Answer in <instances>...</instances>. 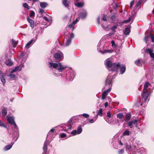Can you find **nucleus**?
Segmentation results:
<instances>
[{"label":"nucleus","instance_id":"nucleus-1","mask_svg":"<svg viewBox=\"0 0 154 154\" xmlns=\"http://www.w3.org/2000/svg\"><path fill=\"white\" fill-rule=\"evenodd\" d=\"M150 86H151L150 84L148 82H146L144 84V89L141 94L142 98L140 99V101H142L141 103V105H142L144 103L146 102V101L149 96V94L147 90V88L148 87Z\"/></svg>","mask_w":154,"mask_h":154},{"label":"nucleus","instance_id":"nucleus-2","mask_svg":"<svg viewBox=\"0 0 154 154\" xmlns=\"http://www.w3.org/2000/svg\"><path fill=\"white\" fill-rule=\"evenodd\" d=\"M50 67L52 69H56L59 72H62L63 70L67 67V66L63 65L62 63H57L50 62L49 63Z\"/></svg>","mask_w":154,"mask_h":154},{"label":"nucleus","instance_id":"nucleus-3","mask_svg":"<svg viewBox=\"0 0 154 154\" xmlns=\"http://www.w3.org/2000/svg\"><path fill=\"white\" fill-rule=\"evenodd\" d=\"M106 66L108 68H112L110 69L111 71H113L116 70L117 71L120 64L119 63L117 64L115 63H113L110 60H107Z\"/></svg>","mask_w":154,"mask_h":154},{"label":"nucleus","instance_id":"nucleus-4","mask_svg":"<svg viewBox=\"0 0 154 154\" xmlns=\"http://www.w3.org/2000/svg\"><path fill=\"white\" fill-rule=\"evenodd\" d=\"M54 57L56 60L60 61L63 58V54L61 52L58 51L54 54Z\"/></svg>","mask_w":154,"mask_h":154},{"label":"nucleus","instance_id":"nucleus-5","mask_svg":"<svg viewBox=\"0 0 154 154\" xmlns=\"http://www.w3.org/2000/svg\"><path fill=\"white\" fill-rule=\"evenodd\" d=\"M82 131V128L81 126L79 127L77 130H74L72 131L71 134L74 135H76L77 134H80Z\"/></svg>","mask_w":154,"mask_h":154},{"label":"nucleus","instance_id":"nucleus-6","mask_svg":"<svg viewBox=\"0 0 154 154\" xmlns=\"http://www.w3.org/2000/svg\"><path fill=\"white\" fill-rule=\"evenodd\" d=\"M113 79V77H112L111 76H108L105 81V84L106 85H107V84L109 85V86H112V81Z\"/></svg>","mask_w":154,"mask_h":154},{"label":"nucleus","instance_id":"nucleus-7","mask_svg":"<svg viewBox=\"0 0 154 154\" xmlns=\"http://www.w3.org/2000/svg\"><path fill=\"white\" fill-rule=\"evenodd\" d=\"M145 52L149 54L152 60H154V53H153V50L150 48H148L145 50Z\"/></svg>","mask_w":154,"mask_h":154},{"label":"nucleus","instance_id":"nucleus-8","mask_svg":"<svg viewBox=\"0 0 154 154\" xmlns=\"http://www.w3.org/2000/svg\"><path fill=\"white\" fill-rule=\"evenodd\" d=\"M87 15V12L86 10H83L82 11L80 12L79 14V17L81 19H85Z\"/></svg>","mask_w":154,"mask_h":154},{"label":"nucleus","instance_id":"nucleus-9","mask_svg":"<svg viewBox=\"0 0 154 154\" xmlns=\"http://www.w3.org/2000/svg\"><path fill=\"white\" fill-rule=\"evenodd\" d=\"M137 122L138 121L137 119L132 120L128 122V125L129 127H131L132 126V125L134 124L136 127H137Z\"/></svg>","mask_w":154,"mask_h":154},{"label":"nucleus","instance_id":"nucleus-10","mask_svg":"<svg viewBox=\"0 0 154 154\" xmlns=\"http://www.w3.org/2000/svg\"><path fill=\"white\" fill-rule=\"evenodd\" d=\"M7 119L9 123L11 125L14 124L15 125V122L14 121V117L7 116Z\"/></svg>","mask_w":154,"mask_h":154},{"label":"nucleus","instance_id":"nucleus-11","mask_svg":"<svg viewBox=\"0 0 154 154\" xmlns=\"http://www.w3.org/2000/svg\"><path fill=\"white\" fill-rule=\"evenodd\" d=\"M35 42V40L34 39H31L30 41L28 42L26 45L25 48H29L31 45L33 44Z\"/></svg>","mask_w":154,"mask_h":154},{"label":"nucleus","instance_id":"nucleus-12","mask_svg":"<svg viewBox=\"0 0 154 154\" xmlns=\"http://www.w3.org/2000/svg\"><path fill=\"white\" fill-rule=\"evenodd\" d=\"M27 20L29 23L30 26L32 28V29H33L34 28V22L33 20L30 19L28 17H27Z\"/></svg>","mask_w":154,"mask_h":154},{"label":"nucleus","instance_id":"nucleus-13","mask_svg":"<svg viewBox=\"0 0 154 154\" xmlns=\"http://www.w3.org/2000/svg\"><path fill=\"white\" fill-rule=\"evenodd\" d=\"M14 143H11V144L5 146L4 148V150L7 151L11 149L12 148Z\"/></svg>","mask_w":154,"mask_h":154},{"label":"nucleus","instance_id":"nucleus-14","mask_svg":"<svg viewBox=\"0 0 154 154\" xmlns=\"http://www.w3.org/2000/svg\"><path fill=\"white\" fill-rule=\"evenodd\" d=\"M137 152L140 153V154H144L145 153V149L143 148H141L137 150Z\"/></svg>","mask_w":154,"mask_h":154},{"label":"nucleus","instance_id":"nucleus-15","mask_svg":"<svg viewBox=\"0 0 154 154\" xmlns=\"http://www.w3.org/2000/svg\"><path fill=\"white\" fill-rule=\"evenodd\" d=\"M119 67L120 69V72L121 74H123L125 72L126 70L125 66H121L120 65L119 68Z\"/></svg>","mask_w":154,"mask_h":154},{"label":"nucleus","instance_id":"nucleus-16","mask_svg":"<svg viewBox=\"0 0 154 154\" xmlns=\"http://www.w3.org/2000/svg\"><path fill=\"white\" fill-rule=\"evenodd\" d=\"M5 63L8 66H11L13 65V63L10 59L7 60L5 62Z\"/></svg>","mask_w":154,"mask_h":154},{"label":"nucleus","instance_id":"nucleus-17","mask_svg":"<svg viewBox=\"0 0 154 154\" xmlns=\"http://www.w3.org/2000/svg\"><path fill=\"white\" fill-rule=\"evenodd\" d=\"M63 5L66 7L69 6V2L67 0H63Z\"/></svg>","mask_w":154,"mask_h":154},{"label":"nucleus","instance_id":"nucleus-18","mask_svg":"<svg viewBox=\"0 0 154 154\" xmlns=\"http://www.w3.org/2000/svg\"><path fill=\"white\" fill-rule=\"evenodd\" d=\"M47 140L45 142L44 144V146L43 147V149L44 150V152L43 153H44L45 152H47V143L46 142Z\"/></svg>","mask_w":154,"mask_h":154},{"label":"nucleus","instance_id":"nucleus-19","mask_svg":"<svg viewBox=\"0 0 154 154\" xmlns=\"http://www.w3.org/2000/svg\"><path fill=\"white\" fill-rule=\"evenodd\" d=\"M48 5V4L45 2H42L40 3V6L43 8L46 7Z\"/></svg>","mask_w":154,"mask_h":154},{"label":"nucleus","instance_id":"nucleus-20","mask_svg":"<svg viewBox=\"0 0 154 154\" xmlns=\"http://www.w3.org/2000/svg\"><path fill=\"white\" fill-rule=\"evenodd\" d=\"M22 58H24V60H23V61H25L26 59V58L27 55L26 54V53L25 52H23L21 53L20 54Z\"/></svg>","mask_w":154,"mask_h":154},{"label":"nucleus","instance_id":"nucleus-21","mask_svg":"<svg viewBox=\"0 0 154 154\" xmlns=\"http://www.w3.org/2000/svg\"><path fill=\"white\" fill-rule=\"evenodd\" d=\"M130 32V29L128 28H126L124 31L123 33L125 35H128Z\"/></svg>","mask_w":154,"mask_h":154},{"label":"nucleus","instance_id":"nucleus-22","mask_svg":"<svg viewBox=\"0 0 154 154\" xmlns=\"http://www.w3.org/2000/svg\"><path fill=\"white\" fill-rule=\"evenodd\" d=\"M131 117V115L130 113H128L126 114L125 121H129Z\"/></svg>","mask_w":154,"mask_h":154},{"label":"nucleus","instance_id":"nucleus-23","mask_svg":"<svg viewBox=\"0 0 154 154\" xmlns=\"http://www.w3.org/2000/svg\"><path fill=\"white\" fill-rule=\"evenodd\" d=\"M0 127H3L7 128V127L5 125L4 122L3 121L0 120Z\"/></svg>","mask_w":154,"mask_h":154},{"label":"nucleus","instance_id":"nucleus-24","mask_svg":"<svg viewBox=\"0 0 154 154\" xmlns=\"http://www.w3.org/2000/svg\"><path fill=\"white\" fill-rule=\"evenodd\" d=\"M116 116L117 118L120 119H122L124 117V115L122 113H119L116 115Z\"/></svg>","mask_w":154,"mask_h":154},{"label":"nucleus","instance_id":"nucleus-25","mask_svg":"<svg viewBox=\"0 0 154 154\" xmlns=\"http://www.w3.org/2000/svg\"><path fill=\"white\" fill-rule=\"evenodd\" d=\"M131 146L130 145L127 144L126 146V150L129 151H131L132 150Z\"/></svg>","mask_w":154,"mask_h":154},{"label":"nucleus","instance_id":"nucleus-26","mask_svg":"<svg viewBox=\"0 0 154 154\" xmlns=\"http://www.w3.org/2000/svg\"><path fill=\"white\" fill-rule=\"evenodd\" d=\"M7 111L5 108L2 109V115L3 116H5L7 114Z\"/></svg>","mask_w":154,"mask_h":154},{"label":"nucleus","instance_id":"nucleus-27","mask_svg":"<svg viewBox=\"0 0 154 154\" xmlns=\"http://www.w3.org/2000/svg\"><path fill=\"white\" fill-rule=\"evenodd\" d=\"M8 77L10 79H16L17 78V76L13 74H11L8 75Z\"/></svg>","mask_w":154,"mask_h":154},{"label":"nucleus","instance_id":"nucleus-28","mask_svg":"<svg viewBox=\"0 0 154 154\" xmlns=\"http://www.w3.org/2000/svg\"><path fill=\"white\" fill-rule=\"evenodd\" d=\"M100 52L102 54H104L107 53H111L113 52V51L112 50L106 49L104 50L103 52H101V51Z\"/></svg>","mask_w":154,"mask_h":154},{"label":"nucleus","instance_id":"nucleus-29","mask_svg":"<svg viewBox=\"0 0 154 154\" xmlns=\"http://www.w3.org/2000/svg\"><path fill=\"white\" fill-rule=\"evenodd\" d=\"M130 132L128 130L125 131L123 133L124 136H129L130 135Z\"/></svg>","mask_w":154,"mask_h":154},{"label":"nucleus","instance_id":"nucleus-30","mask_svg":"<svg viewBox=\"0 0 154 154\" xmlns=\"http://www.w3.org/2000/svg\"><path fill=\"white\" fill-rule=\"evenodd\" d=\"M23 6L25 8H26L27 9L29 10V5L28 4L26 3H24L23 4Z\"/></svg>","mask_w":154,"mask_h":154},{"label":"nucleus","instance_id":"nucleus-31","mask_svg":"<svg viewBox=\"0 0 154 154\" xmlns=\"http://www.w3.org/2000/svg\"><path fill=\"white\" fill-rule=\"evenodd\" d=\"M143 61L142 59H140L135 61V63L137 65H139L140 63Z\"/></svg>","mask_w":154,"mask_h":154},{"label":"nucleus","instance_id":"nucleus-32","mask_svg":"<svg viewBox=\"0 0 154 154\" xmlns=\"http://www.w3.org/2000/svg\"><path fill=\"white\" fill-rule=\"evenodd\" d=\"M19 67L18 66H17L15 68L13 69L11 72V74H12L13 73L17 71L19 69Z\"/></svg>","mask_w":154,"mask_h":154},{"label":"nucleus","instance_id":"nucleus-33","mask_svg":"<svg viewBox=\"0 0 154 154\" xmlns=\"http://www.w3.org/2000/svg\"><path fill=\"white\" fill-rule=\"evenodd\" d=\"M149 36L151 38L152 42H154V36L153 34L152 33L150 32L149 33Z\"/></svg>","mask_w":154,"mask_h":154},{"label":"nucleus","instance_id":"nucleus-34","mask_svg":"<svg viewBox=\"0 0 154 154\" xmlns=\"http://www.w3.org/2000/svg\"><path fill=\"white\" fill-rule=\"evenodd\" d=\"M1 79V80L2 82V84H3V85L4 86H5V83L6 82V81H5V77L2 78H1V79Z\"/></svg>","mask_w":154,"mask_h":154},{"label":"nucleus","instance_id":"nucleus-35","mask_svg":"<svg viewBox=\"0 0 154 154\" xmlns=\"http://www.w3.org/2000/svg\"><path fill=\"white\" fill-rule=\"evenodd\" d=\"M75 5L79 7H82L83 6V4L82 3L79 2L75 4Z\"/></svg>","mask_w":154,"mask_h":154},{"label":"nucleus","instance_id":"nucleus-36","mask_svg":"<svg viewBox=\"0 0 154 154\" xmlns=\"http://www.w3.org/2000/svg\"><path fill=\"white\" fill-rule=\"evenodd\" d=\"M29 11L30 12L29 14L30 17H34L35 14L34 12L32 11Z\"/></svg>","mask_w":154,"mask_h":154},{"label":"nucleus","instance_id":"nucleus-37","mask_svg":"<svg viewBox=\"0 0 154 154\" xmlns=\"http://www.w3.org/2000/svg\"><path fill=\"white\" fill-rule=\"evenodd\" d=\"M76 22L75 21H74L73 22V23L70 24L68 25V27L70 28H71L72 27L73 28V27L75 25V24L76 23Z\"/></svg>","mask_w":154,"mask_h":154},{"label":"nucleus","instance_id":"nucleus-38","mask_svg":"<svg viewBox=\"0 0 154 154\" xmlns=\"http://www.w3.org/2000/svg\"><path fill=\"white\" fill-rule=\"evenodd\" d=\"M71 42V38H69L68 40H67L66 45L68 46L70 44Z\"/></svg>","mask_w":154,"mask_h":154},{"label":"nucleus","instance_id":"nucleus-39","mask_svg":"<svg viewBox=\"0 0 154 154\" xmlns=\"http://www.w3.org/2000/svg\"><path fill=\"white\" fill-rule=\"evenodd\" d=\"M102 110L101 109H99V110L98 111L97 113V115H99L100 116H102Z\"/></svg>","mask_w":154,"mask_h":154},{"label":"nucleus","instance_id":"nucleus-40","mask_svg":"<svg viewBox=\"0 0 154 154\" xmlns=\"http://www.w3.org/2000/svg\"><path fill=\"white\" fill-rule=\"evenodd\" d=\"M130 18H129L128 19L123 21L122 22L120 23V24H122L124 23H126L129 22L130 21Z\"/></svg>","mask_w":154,"mask_h":154},{"label":"nucleus","instance_id":"nucleus-41","mask_svg":"<svg viewBox=\"0 0 154 154\" xmlns=\"http://www.w3.org/2000/svg\"><path fill=\"white\" fill-rule=\"evenodd\" d=\"M124 152V150L123 149H119L118 151V154H123Z\"/></svg>","mask_w":154,"mask_h":154},{"label":"nucleus","instance_id":"nucleus-42","mask_svg":"<svg viewBox=\"0 0 154 154\" xmlns=\"http://www.w3.org/2000/svg\"><path fill=\"white\" fill-rule=\"evenodd\" d=\"M12 45H13L14 47H15V46L17 44V42L14 39L12 40Z\"/></svg>","mask_w":154,"mask_h":154},{"label":"nucleus","instance_id":"nucleus-43","mask_svg":"<svg viewBox=\"0 0 154 154\" xmlns=\"http://www.w3.org/2000/svg\"><path fill=\"white\" fill-rule=\"evenodd\" d=\"M54 131V128H52L51 129L48 133L47 137H48L49 135L51 134V133H53Z\"/></svg>","mask_w":154,"mask_h":154},{"label":"nucleus","instance_id":"nucleus-44","mask_svg":"<svg viewBox=\"0 0 154 154\" xmlns=\"http://www.w3.org/2000/svg\"><path fill=\"white\" fill-rule=\"evenodd\" d=\"M108 92L107 91H105L103 93L102 95L104 97H106L107 94Z\"/></svg>","mask_w":154,"mask_h":154},{"label":"nucleus","instance_id":"nucleus-45","mask_svg":"<svg viewBox=\"0 0 154 154\" xmlns=\"http://www.w3.org/2000/svg\"><path fill=\"white\" fill-rule=\"evenodd\" d=\"M148 38L149 37L148 35H146L144 38V40L146 43L148 40Z\"/></svg>","mask_w":154,"mask_h":154},{"label":"nucleus","instance_id":"nucleus-46","mask_svg":"<svg viewBox=\"0 0 154 154\" xmlns=\"http://www.w3.org/2000/svg\"><path fill=\"white\" fill-rule=\"evenodd\" d=\"M101 26L102 28L105 30H106V29L108 28L107 25L104 26L103 24H102Z\"/></svg>","mask_w":154,"mask_h":154},{"label":"nucleus","instance_id":"nucleus-47","mask_svg":"<svg viewBox=\"0 0 154 154\" xmlns=\"http://www.w3.org/2000/svg\"><path fill=\"white\" fill-rule=\"evenodd\" d=\"M111 19L113 21H115L116 20V17L115 15H112L111 17Z\"/></svg>","mask_w":154,"mask_h":154},{"label":"nucleus","instance_id":"nucleus-48","mask_svg":"<svg viewBox=\"0 0 154 154\" xmlns=\"http://www.w3.org/2000/svg\"><path fill=\"white\" fill-rule=\"evenodd\" d=\"M82 116L86 118H88L89 116V115L86 113H84L82 115Z\"/></svg>","mask_w":154,"mask_h":154},{"label":"nucleus","instance_id":"nucleus-49","mask_svg":"<svg viewBox=\"0 0 154 154\" xmlns=\"http://www.w3.org/2000/svg\"><path fill=\"white\" fill-rule=\"evenodd\" d=\"M115 124H116L118 126H119L120 125L119 120L118 119L116 120L115 121Z\"/></svg>","mask_w":154,"mask_h":154},{"label":"nucleus","instance_id":"nucleus-50","mask_svg":"<svg viewBox=\"0 0 154 154\" xmlns=\"http://www.w3.org/2000/svg\"><path fill=\"white\" fill-rule=\"evenodd\" d=\"M4 75L1 71H0V79L4 77Z\"/></svg>","mask_w":154,"mask_h":154},{"label":"nucleus","instance_id":"nucleus-51","mask_svg":"<svg viewBox=\"0 0 154 154\" xmlns=\"http://www.w3.org/2000/svg\"><path fill=\"white\" fill-rule=\"evenodd\" d=\"M102 19L104 21L107 20V18L105 15L103 16Z\"/></svg>","mask_w":154,"mask_h":154},{"label":"nucleus","instance_id":"nucleus-52","mask_svg":"<svg viewBox=\"0 0 154 154\" xmlns=\"http://www.w3.org/2000/svg\"><path fill=\"white\" fill-rule=\"evenodd\" d=\"M111 44H112V47H113V46H115V42L114 41L112 40L111 41Z\"/></svg>","mask_w":154,"mask_h":154},{"label":"nucleus","instance_id":"nucleus-53","mask_svg":"<svg viewBox=\"0 0 154 154\" xmlns=\"http://www.w3.org/2000/svg\"><path fill=\"white\" fill-rule=\"evenodd\" d=\"M61 137H64L66 136V134L64 133H62L60 135Z\"/></svg>","mask_w":154,"mask_h":154},{"label":"nucleus","instance_id":"nucleus-54","mask_svg":"<svg viewBox=\"0 0 154 154\" xmlns=\"http://www.w3.org/2000/svg\"><path fill=\"white\" fill-rule=\"evenodd\" d=\"M107 116L109 118H110L111 117V114L109 112H108L107 113Z\"/></svg>","mask_w":154,"mask_h":154},{"label":"nucleus","instance_id":"nucleus-55","mask_svg":"<svg viewBox=\"0 0 154 154\" xmlns=\"http://www.w3.org/2000/svg\"><path fill=\"white\" fill-rule=\"evenodd\" d=\"M44 12V11L42 9H40L39 10V13L42 14Z\"/></svg>","mask_w":154,"mask_h":154},{"label":"nucleus","instance_id":"nucleus-56","mask_svg":"<svg viewBox=\"0 0 154 154\" xmlns=\"http://www.w3.org/2000/svg\"><path fill=\"white\" fill-rule=\"evenodd\" d=\"M43 18L47 22H49V20L48 19V18L45 16Z\"/></svg>","mask_w":154,"mask_h":154},{"label":"nucleus","instance_id":"nucleus-57","mask_svg":"<svg viewBox=\"0 0 154 154\" xmlns=\"http://www.w3.org/2000/svg\"><path fill=\"white\" fill-rule=\"evenodd\" d=\"M141 4V2L140 1H139L137 3V4L136 5H137V7H139V6H140V5Z\"/></svg>","mask_w":154,"mask_h":154},{"label":"nucleus","instance_id":"nucleus-58","mask_svg":"<svg viewBox=\"0 0 154 154\" xmlns=\"http://www.w3.org/2000/svg\"><path fill=\"white\" fill-rule=\"evenodd\" d=\"M70 38H71V39L73 38L74 37V34L73 33H72L70 35Z\"/></svg>","mask_w":154,"mask_h":154},{"label":"nucleus","instance_id":"nucleus-59","mask_svg":"<svg viewBox=\"0 0 154 154\" xmlns=\"http://www.w3.org/2000/svg\"><path fill=\"white\" fill-rule=\"evenodd\" d=\"M134 2L133 1H132L130 3V7H131V8L132 7V5H134Z\"/></svg>","mask_w":154,"mask_h":154},{"label":"nucleus","instance_id":"nucleus-60","mask_svg":"<svg viewBox=\"0 0 154 154\" xmlns=\"http://www.w3.org/2000/svg\"><path fill=\"white\" fill-rule=\"evenodd\" d=\"M13 125L14 126V128L16 129H17V125H16V123H15V125L14 124H13V125Z\"/></svg>","mask_w":154,"mask_h":154},{"label":"nucleus","instance_id":"nucleus-61","mask_svg":"<svg viewBox=\"0 0 154 154\" xmlns=\"http://www.w3.org/2000/svg\"><path fill=\"white\" fill-rule=\"evenodd\" d=\"M74 76L73 75V76H71L70 78H69V80H72L74 78Z\"/></svg>","mask_w":154,"mask_h":154},{"label":"nucleus","instance_id":"nucleus-62","mask_svg":"<svg viewBox=\"0 0 154 154\" xmlns=\"http://www.w3.org/2000/svg\"><path fill=\"white\" fill-rule=\"evenodd\" d=\"M117 27L116 26H114L112 27V30H114L116 29H117Z\"/></svg>","mask_w":154,"mask_h":154},{"label":"nucleus","instance_id":"nucleus-63","mask_svg":"<svg viewBox=\"0 0 154 154\" xmlns=\"http://www.w3.org/2000/svg\"><path fill=\"white\" fill-rule=\"evenodd\" d=\"M89 122L91 123H93L94 122V120L93 119H91L89 120Z\"/></svg>","mask_w":154,"mask_h":154},{"label":"nucleus","instance_id":"nucleus-64","mask_svg":"<svg viewBox=\"0 0 154 154\" xmlns=\"http://www.w3.org/2000/svg\"><path fill=\"white\" fill-rule=\"evenodd\" d=\"M111 90V88H109L108 90H106L107 91V92L108 93L110 92Z\"/></svg>","mask_w":154,"mask_h":154}]
</instances>
